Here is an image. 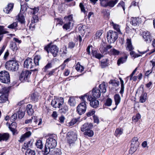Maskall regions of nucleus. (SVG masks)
<instances>
[{
	"label": "nucleus",
	"instance_id": "nucleus-1",
	"mask_svg": "<svg viewBox=\"0 0 155 155\" xmlns=\"http://www.w3.org/2000/svg\"><path fill=\"white\" fill-rule=\"evenodd\" d=\"M57 145V141L54 137L50 136L48 138L45 143L44 153L46 155L48 154L50 151L51 150L55 148Z\"/></svg>",
	"mask_w": 155,
	"mask_h": 155
},
{
	"label": "nucleus",
	"instance_id": "nucleus-2",
	"mask_svg": "<svg viewBox=\"0 0 155 155\" xmlns=\"http://www.w3.org/2000/svg\"><path fill=\"white\" fill-rule=\"evenodd\" d=\"M89 93H87L85 94L84 96H82L80 97L81 99L84 101L86 98L90 102V106L94 108H97L99 105V101L97 100V98L92 97L91 95H89Z\"/></svg>",
	"mask_w": 155,
	"mask_h": 155
},
{
	"label": "nucleus",
	"instance_id": "nucleus-3",
	"mask_svg": "<svg viewBox=\"0 0 155 155\" xmlns=\"http://www.w3.org/2000/svg\"><path fill=\"white\" fill-rule=\"evenodd\" d=\"M107 37L109 43H114L118 37L117 33L114 31H109L107 33Z\"/></svg>",
	"mask_w": 155,
	"mask_h": 155
},
{
	"label": "nucleus",
	"instance_id": "nucleus-4",
	"mask_svg": "<svg viewBox=\"0 0 155 155\" xmlns=\"http://www.w3.org/2000/svg\"><path fill=\"white\" fill-rule=\"evenodd\" d=\"M18 63L14 60H10L7 62L5 67L7 69L11 71H15L18 68Z\"/></svg>",
	"mask_w": 155,
	"mask_h": 155
},
{
	"label": "nucleus",
	"instance_id": "nucleus-5",
	"mask_svg": "<svg viewBox=\"0 0 155 155\" xmlns=\"http://www.w3.org/2000/svg\"><path fill=\"white\" fill-rule=\"evenodd\" d=\"M67 22L64 24L63 26V29L67 30L71 28V26H73V16L72 15H70L68 16H65L64 18Z\"/></svg>",
	"mask_w": 155,
	"mask_h": 155
},
{
	"label": "nucleus",
	"instance_id": "nucleus-6",
	"mask_svg": "<svg viewBox=\"0 0 155 155\" xmlns=\"http://www.w3.org/2000/svg\"><path fill=\"white\" fill-rule=\"evenodd\" d=\"M10 76L7 71H4L0 72V81L1 82L8 83L10 82Z\"/></svg>",
	"mask_w": 155,
	"mask_h": 155
},
{
	"label": "nucleus",
	"instance_id": "nucleus-7",
	"mask_svg": "<svg viewBox=\"0 0 155 155\" xmlns=\"http://www.w3.org/2000/svg\"><path fill=\"white\" fill-rule=\"evenodd\" d=\"M64 103V99L63 97L54 98L51 102V105L55 108H60Z\"/></svg>",
	"mask_w": 155,
	"mask_h": 155
},
{
	"label": "nucleus",
	"instance_id": "nucleus-8",
	"mask_svg": "<svg viewBox=\"0 0 155 155\" xmlns=\"http://www.w3.org/2000/svg\"><path fill=\"white\" fill-rule=\"evenodd\" d=\"M82 101H83V100ZM87 109L86 102L85 100L83 102H82L77 107V111L78 113L80 115L84 114L86 111Z\"/></svg>",
	"mask_w": 155,
	"mask_h": 155
},
{
	"label": "nucleus",
	"instance_id": "nucleus-9",
	"mask_svg": "<svg viewBox=\"0 0 155 155\" xmlns=\"http://www.w3.org/2000/svg\"><path fill=\"white\" fill-rule=\"evenodd\" d=\"M31 74V72L28 70L23 71L19 77V79L22 82L28 81V78L29 77Z\"/></svg>",
	"mask_w": 155,
	"mask_h": 155
},
{
	"label": "nucleus",
	"instance_id": "nucleus-10",
	"mask_svg": "<svg viewBox=\"0 0 155 155\" xmlns=\"http://www.w3.org/2000/svg\"><path fill=\"white\" fill-rule=\"evenodd\" d=\"M33 62V60L31 58H28L26 59L24 62V68L28 69H31L34 68V66Z\"/></svg>",
	"mask_w": 155,
	"mask_h": 155
},
{
	"label": "nucleus",
	"instance_id": "nucleus-11",
	"mask_svg": "<svg viewBox=\"0 0 155 155\" xmlns=\"http://www.w3.org/2000/svg\"><path fill=\"white\" fill-rule=\"evenodd\" d=\"M143 37L144 40L147 43L150 42L152 40V37L149 32L148 31H144L143 33Z\"/></svg>",
	"mask_w": 155,
	"mask_h": 155
},
{
	"label": "nucleus",
	"instance_id": "nucleus-12",
	"mask_svg": "<svg viewBox=\"0 0 155 155\" xmlns=\"http://www.w3.org/2000/svg\"><path fill=\"white\" fill-rule=\"evenodd\" d=\"M38 120L37 117H31V118L26 120L25 121V124H28L31 123V126H35L37 124Z\"/></svg>",
	"mask_w": 155,
	"mask_h": 155
},
{
	"label": "nucleus",
	"instance_id": "nucleus-13",
	"mask_svg": "<svg viewBox=\"0 0 155 155\" xmlns=\"http://www.w3.org/2000/svg\"><path fill=\"white\" fill-rule=\"evenodd\" d=\"M91 94L92 97L97 98L100 97L101 96V91L98 89L95 88L92 90Z\"/></svg>",
	"mask_w": 155,
	"mask_h": 155
},
{
	"label": "nucleus",
	"instance_id": "nucleus-14",
	"mask_svg": "<svg viewBox=\"0 0 155 155\" xmlns=\"http://www.w3.org/2000/svg\"><path fill=\"white\" fill-rule=\"evenodd\" d=\"M93 125L91 123H84L81 127V130L82 132H85L89 129H91Z\"/></svg>",
	"mask_w": 155,
	"mask_h": 155
},
{
	"label": "nucleus",
	"instance_id": "nucleus-15",
	"mask_svg": "<svg viewBox=\"0 0 155 155\" xmlns=\"http://www.w3.org/2000/svg\"><path fill=\"white\" fill-rule=\"evenodd\" d=\"M49 51L53 56L55 57L58 52V48L56 46L52 45L50 48Z\"/></svg>",
	"mask_w": 155,
	"mask_h": 155
},
{
	"label": "nucleus",
	"instance_id": "nucleus-16",
	"mask_svg": "<svg viewBox=\"0 0 155 155\" xmlns=\"http://www.w3.org/2000/svg\"><path fill=\"white\" fill-rule=\"evenodd\" d=\"M70 134H69L68 135V137H67V142L70 146L71 145H73L75 143V141L76 140V136L72 135V136H73V137L74 138L73 139H71V137H72L71 136Z\"/></svg>",
	"mask_w": 155,
	"mask_h": 155
},
{
	"label": "nucleus",
	"instance_id": "nucleus-17",
	"mask_svg": "<svg viewBox=\"0 0 155 155\" xmlns=\"http://www.w3.org/2000/svg\"><path fill=\"white\" fill-rule=\"evenodd\" d=\"M126 49L129 51H131L134 49V47L132 45L131 39L127 38L126 42Z\"/></svg>",
	"mask_w": 155,
	"mask_h": 155
},
{
	"label": "nucleus",
	"instance_id": "nucleus-18",
	"mask_svg": "<svg viewBox=\"0 0 155 155\" xmlns=\"http://www.w3.org/2000/svg\"><path fill=\"white\" fill-rule=\"evenodd\" d=\"M14 6L13 3L8 4L7 6L3 9V11L5 13L8 14L12 12Z\"/></svg>",
	"mask_w": 155,
	"mask_h": 155
},
{
	"label": "nucleus",
	"instance_id": "nucleus-19",
	"mask_svg": "<svg viewBox=\"0 0 155 155\" xmlns=\"http://www.w3.org/2000/svg\"><path fill=\"white\" fill-rule=\"evenodd\" d=\"M31 134V133L30 131L26 132L23 135H21L20 139L18 140V141L21 143L23 142L26 138L29 137Z\"/></svg>",
	"mask_w": 155,
	"mask_h": 155
},
{
	"label": "nucleus",
	"instance_id": "nucleus-20",
	"mask_svg": "<svg viewBox=\"0 0 155 155\" xmlns=\"http://www.w3.org/2000/svg\"><path fill=\"white\" fill-rule=\"evenodd\" d=\"M9 135L8 133H0V141H6L9 139Z\"/></svg>",
	"mask_w": 155,
	"mask_h": 155
},
{
	"label": "nucleus",
	"instance_id": "nucleus-21",
	"mask_svg": "<svg viewBox=\"0 0 155 155\" xmlns=\"http://www.w3.org/2000/svg\"><path fill=\"white\" fill-rule=\"evenodd\" d=\"M92 54L93 57L99 59L103 57V55L101 54L98 52V51L92 49Z\"/></svg>",
	"mask_w": 155,
	"mask_h": 155
},
{
	"label": "nucleus",
	"instance_id": "nucleus-22",
	"mask_svg": "<svg viewBox=\"0 0 155 155\" xmlns=\"http://www.w3.org/2000/svg\"><path fill=\"white\" fill-rule=\"evenodd\" d=\"M114 98L116 106L113 109V110H114L116 108L117 105L119 104L121 100V97L118 94H116L114 95Z\"/></svg>",
	"mask_w": 155,
	"mask_h": 155
},
{
	"label": "nucleus",
	"instance_id": "nucleus-23",
	"mask_svg": "<svg viewBox=\"0 0 155 155\" xmlns=\"http://www.w3.org/2000/svg\"><path fill=\"white\" fill-rule=\"evenodd\" d=\"M39 96V94L37 92H34L31 95L30 99L32 101L35 102L38 101Z\"/></svg>",
	"mask_w": 155,
	"mask_h": 155
},
{
	"label": "nucleus",
	"instance_id": "nucleus-24",
	"mask_svg": "<svg viewBox=\"0 0 155 155\" xmlns=\"http://www.w3.org/2000/svg\"><path fill=\"white\" fill-rule=\"evenodd\" d=\"M76 97H74L70 96L68 101V103L71 106H74L76 103Z\"/></svg>",
	"mask_w": 155,
	"mask_h": 155
},
{
	"label": "nucleus",
	"instance_id": "nucleus-25",
	"mask_svg": "<svg viewBox=\"0 0 155 155\" xmlns=\"http://www.w3.org/2000/svg\"><path fill=\"white\" fill-rule=\"evenodd\" d=\"M127 56H124L123 57H122L119 58L117 60V64L118 65H120L121 64L125 62L127 60Z\"/></svg>",
	"mask_w": 155,
	"mask_h": 155
},
{
	"label": "nucleus",
	"instance_id": "nucleus-26",
	"mask_svg": "<svg viewBox=\"0 0 155 155\" xmlns=\"http://www.w3.org/2000/svg\"><path fill=\"white\" fill-rule=\"evenodd\" d=\"M138 140L137 137H133L131 140V145L132 146H135L138 147L139 145V143L138 141Z\"/></svg>",
	"mask_w": 155,
	"mask_h": 155
},
{
	"label": "nucleus",
	"instance_id": "nucleus-27",
	"mask_svg": "<svg viewBox=\"0 0 155 155\" xmlns=\"http://www.w3.org/2000/svg\"><path fill=\"white\" fill-rule=\"evenodd\" d=\"M61 106V107L59 110V112L61 113L65 114L68 110V107L66 105H63Z\"/></svg>",
	"mask_w": 155,
	"mask_h": 155
},
{
	"label": "nucleus",
	"instance_id": "nucleus-28",
	"mask_svg": "<svg viewBox=\"0 0 155 155\" xmlns=\"http://www.w3.org/2000/svg\"><path fill=\"white\" fill-rule=\"evenodd\" d=\"M41 58V57L40 55H37L34 58L33 62L34 67L39 65V61Z\"/></svg>",
	"mask_w": 155,
	"mask_h": 155
},
{
	"label": "nucleus",
	"instance_id": "nucleus-29",
	"mask_svg": "<svg viewBox=\"0 0 155 155\" xmlns=\"http://www.w3.org/2000/svg\"><path fill=\"white\" fill-rule=\"evenodd\" d=\"M27 112L29 115H31L33 114L34 111L32 108V106L31 104H28L26 108Z\"/></svg>",
	"mask_w": 155,
	"mask_h": 155
},
{
	"label": "nucleus",
	"instance_id": "nucleus-30",
	"mask_svg": "<svg viewBox=\"0 0 155 155\" xmlns=\"http://www.w3.org/2000/svg\"><path fill=\"white\" fill-rule=\"evenodd\" d=\"M111 24L115 30L117 31L119 34H122V33L120 31V26L119 25L114 23L113 22H112Z\"/></svg>",
	"mask_w": 155,
	"mask_h": 155
},
{
	"label": "nucleus",
	"instance_id": "nucleus-31",
	"mask_svg": "<svg viewBox=\"0 0 155 155\" xmlns=\"http://www.w3.org/2000/svg\"><path fill=\"white\" fill-rule=\"evenodd\" d=\"M8 100L7 95L5 94L1 95L0 96V103H3Z\"/></svg>",
	"mask_w": 155,
	"mask_h": 155
},
{
	"label": "nucleus",
	"instance_id": "nucleus-32",
	"mask_svg": "<svg viewBox=\"0 0 155 155\" xmlns=\"http://www.w3.org/2000/svg\"><path fill=\"white\" fill-rule=\"evenodd\" d=\"M99 87L100 88V90H101V93H105L106 91V89L105 87V85L104 84V82H103L101 84H100Z\"/></svg>",
	"mask_w": 155,
	"mask_h": 155
},
{
	"label": "nucleus",
	"instance_id": "nucleus-33",
	"mask_svg": "<svg viewBox=\"0 0 155 155\" xmlns=\"http://www.w3.org/2000/svg\"><path fill=\"white\" fill-rule=\"evenodd\" d=\"M18 21L22 24L25 23V19L24 17L22 14H19L18 15Z\"/></svg>",
	"mask_w": 155,
	"mask_h": 155
},
{
	"label": "nucleus",
	"instance_id": "nucleus-34",
	"mask_svg": "<svg viewBox=\"0 0 155 155\" xmlns=\"http://www.w3.org/2000/svg\"><path fill=\"white\" fill-rule=\"evenodd\" d=\"M89 129L85 131L84 133V134L85 135L89 137H92L94 135V132L93 130Z\"/></svg>",
	"mask_w": 155,
	"mask_h": 155
},
{
	"label": "nucleus",
	"instance_id": "nucleus-35",
	"mask_svg": "<svg viewBox=\"0 0 155 155\" xmlns=\"http://www.w3.org/2000/svg\"><path fill=\"white\" fill-rule=\"evenodd\" d=\"M16 114H18V118L19 119H21L24 116L25 113L24 111H22L21 110L19 109L18 111L17 112Z\"/></svg>",
	"mask_w": 155,
	"mask_h": 155
},
{
	"label": "nucleus",
	"instance_id": "nucleus-36",
	"mask_svg": "<svg viewBox=\"0 0 155 155\" xmlns=\"http://www.w3.org/2000/svg\"><path fill=\"white\" fill-rule=\"evenodd\" d=\"M105 45V44L103 43V44H102L100 45L99 49L101 53H104L107 51V49Z\"/></svg>",
	"mask_w": 155,
	"mask_h": 155
},
{
	"label": "nucleus",
	"instance_id": "nucleus-37",
	"mask_svg": "<svg viewBox=\"0 0 155 155\" xmlns=\"http://www.w3.org/2000/svg\"><path fill=\"white\" fill-rule=\"evenodd\" d=\"M123 132V129L121 128H118L116 129L115 132V135L116 137H118L120 135L122 134Z\"/></svg>",
	"mask_w": 155,
	"mask_h": 155
},
{
	"label": "nucleus",
	"instance_id": "nucleus-38",
	"mask_svg": "<svg viewBox=\"0 0 155 155\" xmlns=\"http://www.w3.org/2000/svg\"><path fill=\"white\" fill-rule=\"evenodd\" d=\"M119 79L121 83V89L120 91V94H122L124 93V82L121 78H120Z\"/></svg>",
	"mask_w": 155,
	"mask_h": 155
},
{
	"label": "nucleus",
	"instance_id": "nucleus-39",
	"mask_svg": "<svg viewBox=\"0 0 155 155\" xmlns=\"http://www.w3.org/2000/svg\"><path fill=\"white\" fill-rule=\"evenodd\" d=\"M147 97V94L145 93L142 94L140 97V102L141 103L144 102L146 101Z\"/></svg>",
	"mask_w": 155,
	"mask_h": 155
},
{
	"label": "nucleus",
	"instance_id": "nucleus-40",
	"mask_svg": "<svg viewBox=\"0 0 155 155\" xmlns=\"http://www.w3.org/2000/svg\"><path fill=\"white\" fill-rule=\"evenodd\" d=\"M101 66L102 68H104L105 67L107 66V59H103L101 61Z\"/></svg>",
	"mask_w": 155,
	"mask_h": 155
},
{
	"label": "nucleus",
	"instance_id": "nucleus-41",
	"mask_svg": "<svg viewBox=\"0 0 155 155\" xmlns=\"http://www.w3.org/2000/svg\"><path fill=\"white\" fill-rule=\"evenodd\" d=\"M109 53L110 54L113 55H118L120 53V52L116 49L113 48L110 50Z\"/></svg>",
	"mask_w": 155,
	"mask_h": 155
},
{
	"label": "nucleus",
	"instance_id": "nucleus-42",
	"mask_svg": "<svg viewBox=\"0 0 155 155\" xmlns=\"http://www.w3.org/2000/svg\"><path fill=\"white\" fill-rule=\"evenodd\" d=\"M10 48L13 51L17 50L18 49V47L16 43L13 41H12L10 44Z\"/></svg>",
	"mask_w": 155,
	"mask_h": 155
},
{
	"label": "nucleus",
	"instance_id": "nucleus-43",
	"mask_svg": "<svg viewBox=\"0 0 155 155\" xmlns=\"http://www.w3.org/2000/svg\"><path fill=\"white\" fill-rule=\"evenodd\" d=\"M25 155H35V151L30 149H28L26 151Z\"/></svg>",
	"mask_w": 155,
	"mask_h": 155
},
{
	"label": "nucleus",
	"instance_id": "nucleus-44",
	"mask_svg": "<svg viewBox=\"0 0 155 155\" xmlns=\"http://www.w3.org/2000/svg\"><path fill=\"white\" fill-rule=\"evenodd\" d=\"M17 25V22H15L8 26V28L12 29H16Z\"/></svg>",
	"mask_w": 155,
	"mask_h": 155
},
{
	"label": "nucleus",
	"instance_id": "nucleus-45",
	"mask_svg": "<svg viewBox=\"0 0 155 155\" xmlns=\"http://www.w3.org/2000/svg\"><path fill=\"white\" fill-rule=\"evenodd\" d=\"M138 147V146H133L131 145V147L129 151V153L130 154H132L136 150Z\"/></svg>",
	"mask_w": 155,
	"mask_h": 155
},
{
	"label": "nucleus",
	"instance_id": "nucleus-46",
	"mask_svg": "<svg viewBox=\"0 0 155 155\" xmlns=\"http://www.w3.org/2000/svg\"><path fill=\"white\" fill-rule=\"evenodd\" d=\"M118 0H115L114 1H109L108 6L111 7H113L114 5L118 2Z\"/></svg>",
	"mask_w": 155,
	"mask_h": 155
},
{
	"label": "nucleus",
	"instance_id": "nucleus-47",
	"mask_svg": "<svg viewBox=\"0 0 155 155\" xmlns=\"http://www.w3.org/2000/svg\"><path fill=\"white\" fill-rule=\"evenodd\" d=\"M139 19V18H132L131 21L132 24L134 26H136L138 24V20Z\"/></svg>",
	"mask_w": 155,
	"mask_h": 155
},
{
	"label": "nucleus",
	"instance_id": "nucleus-48",
	"mask_svg": "<svg viewBox=\"0 0 155 155\" xmlns=\"http://www.w3.org/2000/svg\"><path fill=\"white\" fill-rule=\"evenodd\" d=\"M101 5L104 7H106L108 5V0H100Z\"/></svg>",
	"mask_w": 155,
	"mask_h": 155
},
{
	"label": "nucleus",
	"instance_id": "nucleus-49",
	"mask_svg": "<svg viewBox=\"0 0 155 155\" xmlns=\"http://www.w3.org/2000/svg\"><path fill=\"white\" fill-rule=\"evenodd\" d=\"M103 33V31L101 30L97 31L95 34V37L94 38L96 39L99 38Z\"/></svg>",
	"mask_w": 155,
	"mask_h": 155
},
{
	"label": "nucleus",
	"instance_id": "nucleus-50",
	"mask_svg": "<svg viewBox=\"0 0 155 155\" xmlns=\"http://www.w3.org/2000/svg\"><path fill=\"white\" fill-rule=\"evenodd\" d=\"M36 145L37 148L42 149L43 148V145L42 141L40 140H38L36 143Z\"/></svg>",
	"mask_w": 155,
	"mask_h": 155
},
{
	"label": "nucleus",
	"instance_id": "nucleus-51",
	"mask_svg": "<svg viewBox=\"0 0 155 155\" xmlns=\"http://www.w3.org/2000/svg\"><path fill=\"white\" fill-rule=\"evenodd\" d=\"M140 118V115L139 113H138L136 114V116H134L133 117L132 120L135 122H137Z\"/></svg>",
	"mask_w": 155,
	"mask_h": 155
},
{
	"label": "nucleus",
	"instance_id": "nucleus-52",
	"mask_svg": "<svg viewBox=\"0 0 155 155\" xmlns=\"http://www.w3.org/2000/svg\"><path fill=\"white\" fill-rule=\"evenodd\" d=\"M17 114L14 113L10 118V120L12 122H14L17 118Z\"/></svg>",
	"mask_w": 155,
	"mask_h": 155
},
{
	"label": "nucleus",
	"instance_id": "nucleus-53",
	"mask_svg": "<svg viewBox=\"0 0 155 155\" xmlns=\"http://www.w3.org/2000/svg\"><path fill=\"white\" fill-rule=\"evenodd\" d=\"M31 141H28V142L26 143H24V144L23 148L25 149H26L27 150L28 149H29V147L31 146Z\"/></svg>",
	"mask_w": 155,
	"mask_h": 155
},
{
	"label": "nucleus",
	"instance_id": "nucleus-54",
	"mask_svg": "<svg viewBox=\"0 0 155 155\" xmlns=\"http://www.w3.org/2000/svg\"><path fill=\"white\" fill-rule=\"evenodd\" d=\"M76 69L78 71L82 72L84 71V68L83 66L80 65H77L76 67Z\"/></svg>",
	"mask_w": 155,
	"mask_h": 155
},
{
	"label": "nucleus",
	"instance_id": "nucleus-55",
	"mask_svg": "<svg viewBox=\"0 0 155 155\" xmlns=\"http://www.w3.org/2000/svg\"><path fill=\"white\" fill-rule=\"evenodd\" d=\"M79 120V118H75L73 119H72L71 122L69 123V124H70L71 126L73 125L78 121Z\"/></svg>",
	"mask_w": 155,
	"mask_h": 155
},
{
	"label": "nucleus",
	"instance_id": "nucleus-56",
	"mask_svg": "<svg viewBox=\"0 0 155 155\" xmlns=\"http://www.w3.org/2000/svg\"><path fill=\"white\" fill-rule=\"evenodd\" d=\"M112 102V100L110 98H108L106 100L105 105L108 106H110L111 105Z\"/></svg>",
	"mask_w": 155,
	"mask_h": 155
},
{
	"label": "nucleus",
	"instance_id": "nucleus-57",
	"mask_svg": "<svg viewBox=\"0 0 155 155\" xmlns=\"http://www.w3.org/2000/svg\"><path fill=\"white\" fill-rule=\"evenodd\" d=\"M8 89L7 87H4L0 91V93L5 94L8 93Z\"/></svg>",
	"mask_w": 155,
	"mask_h": 155
},
{
	"label": "nucleus",
	"instance_id": "nucleus-58",
	"mask_svg": "<svg viewBox=\"0 0 155 155\" xmlns=\"http://www.w3.org/2000/svg\"><path fill=\"white\" fill-rule=\"evenodd\" d=\"M118 7H121L124 11L125 10V3L122 1H121L117 5Z\"/></svg>",
	"mask_w": 155,
	"mask_h": 155
},
{
	"label": "nucleus",
	"instance_id": "nucleus-59",
	"mask_svg": "<svg viewBox=\"0 0 155 155\" xmlns=\"http://www.w3.org/2000/svg\"><path fill=\"white\" fill-rule=\"evenodd\" d=\"M69 134H70V135L71 136V137H71V139H73L74 138L73 137V136H72V135L73 134V135H75L76 136V140L77 139V134L75 133H74V132L72 131H70L69 132H68L67 134V137H68V135H69Z\"/></svg>",
	"mask_w": 155,
	"mask_h": 155
},
{
	"label": "nucleus",
	"instance_id": "nucleus-60",
	"mask_svg": "<svg viewBox=\"0 0 155 155\" xmlns=\"http://www.w3.org/2000/svg\"><path fill=\"white\" fill-rule=\"evenodd\" d=\"M79 6L81 8V11L84 12L85 14L86 12L85 10V6L82 3H81L79 4Z\"/></svg>",
	"mask_w": 155,
	"mask_h": 155
},
{
	"label": "nucleus",
	"instance_id": "nucleus-61",
	"mask_svg": "<svg viewBox=\"0 0 155 155\" xmlns=\"http://www.w3.org/2000/svg\"><path fill=\"white\" fill-rule=\"evenodd\" d=\"M61 153L60 149L56 148L54 149V155H61Z\"/></svg>",
	"mask_w": 155,
	"mask_h": 155
},
{
	"label": "nucleus",
	"instance_id": "nucleus-62",
	"mask_svg": "<svg viewBox=\"0 0 155 155\" xmlns=\"http://www.w3.org/2000/svg\"><path fill=\"white\" fill-rule=\"evenodd\" d=\"M95 113V110H94L93 109L91 111H89L87 113V115L88 117H90L94 114Z\"/></svg>",
	"mask_w": 155,
	"mask_h": 155
},
{
	"label": "nucleus",
	"instance_id": "nucleus-63",
	"mask_svg": "<svg viewBox=\"0 0 155 155\" xmlns=\"http://www.w3.org/2000/svg\"><path fill=\"white\" fill-rule=\"evenodd\" d=\"M102 13L104 14L105 15L108 16L110 15V13L108 10L106 9H104L102 10Z\"/></svg>",
	"mask_w": 155,
	"mask_h": 155
},
{
	"label": "nucleus",
	"instance_id": "nucleus-64",
	"mask_svg": "<svg viewBox=\"0 0 155 155\" xmlns=\"http://www.w3.org/2000/svg\"><path fill=\"white\" fill-rule=\"evenodd\" d=\"M94 122L95 123H96L97 124H99V120L98 118L96 116L94 115L93 116Z\"/></svg>",
	"mask_w": 155,
	"mask_h": 155
}]
</instances>
